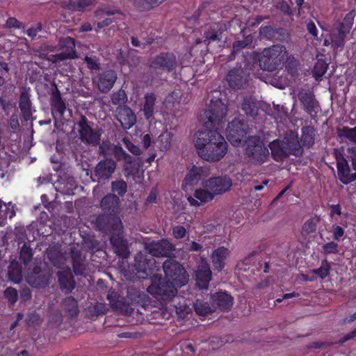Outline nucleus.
Returning <instances> with one entry per match:
<instances>
[{
  "label": "nucleus",
  "mask_w": 356,
  "mask_h": 356,
  "mask_svg": "<svg viewBox=\"0 0 356 356\" xmlns=\"http://www.w3.org/2000/svg\"><path fill=\"white\" fill-rule=\"evenodd\" d=\"M227 106L220 99H211L209 108L205 111L204 130L199 131L194 139L198 155L208 161H220L226 154L227 145L224 137L218 132L227 120Z\"/></svg>",
  "instance_id": "1"
},
{
  "label": "nucleus",
  "mask_w": 356,
  "mask_h": 356,
  "mask_svg": "<svg viewBox=\"0 0 356 356\" xmlns=\"http://www.w3.org/2000/svg\"><path fill=\"white\" fill-rule=\"evenodd\" d=\"M248 127L240 120L235 118L228 124L226 129L227 140L234 145L242 144L244 147L245 156L248 163L260 165L266 163L269 158L268 147L259 136L246 138Z\"/></svg>",
  "instance_id": "2"
},
{
  "label": "nucleus",
  "mask_w": 356,
  "mask_h": 356,
  "mask_svg": "<svg viewBox=\"0 0 356 356\" xmlns=\"http://www.w3.org/2000/svg\"><path fill=\"white\" fill-rule=\"evenodd\" d=\"M163 268L165 277L162 279L158 275H153L147 291L156 298L168 300L175 296L178 288L186 284L188 276L184 267L172 259L166 260Z\"/></svg>",
  "instance_id": "3"
},
{
  "label": "nucleus",
  "mask_w": 356,
  "mask_h": 356,
  "mask_svg": "<svg viewBox=\"0 0 356 356\" xmlns=\"http://www.w3.org/2000/svg\"><path fill=\"white\" fill-rule=\"evenodd\" d=\"M97 223L99 229L106 230L107 228L111 229L112 232L111 243L115 252L122 258H127L129 251L127 242L122 236L123 225L121 220L117 217H113L108 220L107 216H102L97 218Z\"/></svg>",
  "instance_id": "4"
},
{
  "label": "nucleus",
  "mask_w": 356,
  "mask_h": 356,
  "mask_svg": "<svg viewBox=\"0 0 356 356\" xmlns=\"http://www.w3.org/2000/svg\"><path fill=\"white\" fill-rule=\"evenodd\" d=\"M254 59H257L261 69L273 72L283 67L285 61L291 58L286 48L282 44H275L264 49L257 55L254 54Z\"/></svg>",
  "instance_id": "5"
},
{
  "label": "nucleus",
  "mask_w": 356,
  "mask_h": 356,
  "mask_svg": "<svg viewBox=\"0 0 356 356\" xmlns=\"http://www.w3.org/2000/svg\"><path fill=\"white\" fill-rule=\"evenodd\" d=\"M268 146L272 157L276 161H282L290 154L300 156L302 153L298 134L292 131L287 132L282 140L276 139L270 142Z\"/></svg>",
  "instance_id": "6"
},
{
  "label": "nucleus",
  "mask_w": 356,
  "mask_h": 356,
  "mask_svg": "<svg viewBox=\"0 0 356 356\" xmlns=\"http://www.w3.org/2000/svg\"><path fill=\"white\" fill-rule=\"evenodd\" d=\"M47 255L54 266L62 268L61 270L58 272V280L61 289L66 292L71 291L74 288V282L72 279L70 268L68 266L62 267V266L64 265V261L66 260L65 257L61 253H53L51 249L48 250Z\"/></svg>",
  "instance_id": "7"
},
{
  "label": "nucleus",
  "mask_w": 356,
  "mask_h": 356,
  "mask_svg": "<svg viewBox=\"0 0 356 356\" xmlns=\"http://www.w3.org/2000/svg\"><path fill=\"white\" fill-rule=\"evenodd\" d=\"M232 184V181L228 176L212 177L202 182V187L211 190L214 196L229 191Z\"/></svg>",
  "instance_id": "8"
},
{
  "label": "nucleus",
  "mask_w": 356,
  "mask_h": 356,
  "mask_svg": "<svg viewBox=\"0 0 356 356\" xmlns=\"http://www.w3.org/2000/svg\"><path fill=\"white\" fill-rule=\"evenodd\" d=\"M145 250L153 257H171L175 246L168 239L145 243Z\"/></svg>",
  "instance_id": "9"
},
{
  "label": "nucleus",
  "mask_w": 356,
  "mask_h": 356,
  "mask_svg": "<svg viewBox=\"0 0 356 356\" xmlns=\"http://www.w3.org/2000/svg\"><path fill=\"white\" fill-rule=\"evenodd\" d=\"M60 49L61 51L58 54H51L49 59L53 63H58L68 58L76 57L75 42L73 38L70 37L63 38L59 41Z\"/></svg>",
  "instance_id": "10"
},
{
  "label": "nucleus",
  "mask_w": 356,
  "mask_h": 356,
  "mask_svg": "<svg viewBox=\"0 0 356 356\" xmlns=\"http://www.w3.org/2000/svg\"><path fill=\"white\" fill-rule=\"evenodd\" d=\"M77 127L80 138L83 142L92 145L99 143L100 134L92 129L86 118H82L77 124Z\"/></svg>",
  "instance_id": "11"
},
{
  "label": "nucleus",
  "mask_w": 356,
  "mask_h": 356,
  "mask_svg": "<svg viewBox=\"0 0 356 356\" xmlns=\"http://www.w3.org/2000/svg\"><path fill=\"white\" fill-rule=\"evenodd\" d=\"M337 173L339 179L343 184H348L356 179V172L350 173V168L347 161L337 152H335Z\"/></svg>",
  "instance_id": "12"
},
{
  "label": "nucleus",
  "mask_w": 356,
  "mask_h": 356,
  "mask_svg": "<svg viewBox=\"0 0 356 356\" xmlns=\"http://www.w3.org/2000/svg\"><path fill=\"white\" fill-rule=\"evenodd\" d=\"M196 284L200 289H207L211 280V271L209 264L202 259L195 270Z\"/></svg>",
  "instance_id": "13"
},
{
  "label": "nucleus",
  "mask_w": 356,
  "mask_h": 356,
  "mask_svg": "<svg viewBox=\"0 0 356 356\" xmlns=\"http://www.w3.org/2000/svg\"><path fill=\"white\" fill-rule=\"evenodd\" d=\"M159 266L156 264L155 259H143V255L139 254L136 258V269L138 273H142L145 275L143 278L151 276L154 270H159Z\"/></svg>",
  "instance_id": "14"
},
{
  "label": "nucleus",
  "mask_w": 356,
  "mask_h": 356,
  "mask_svg": "<svg viewBox=\"0 0 356 356\" xmlns=\"http://www.w3.org/2000/svg\"><path fill=\"white\" fill-rule=\"evenodd\" d=\"M348 33L337 26L329 37L325 38L323 44L325 46H330L334 49H341L344 45V39Z\"/></svg>",
  "instance_id": "15"
},
{
  "label": "nucleus",
  "mask_w": 356,
  "mask_h": 356,
  "mask_svg": "<svg viewBox=\"0 0 356 356\" xmlns=\"http://www.w3.org/2000/svg\"><path fill=\"white\" fill-rule=\"evenodd\" d=\"M116 168L115 162L112 159H105L99 162L95 170L98 179H107L111 177Z\"/></svg>",
  "instance_id": "16"
},
{
  "label": "nucleus",
  "mask_w": 356,
  "mask_h": 356,
  "mask_svg": "<svg viewBox=\"0 0 356 356\" xmlns=\"http://www.w3.org/2000/svg\"><path fill=\"white\" fill-rule=\"evenodd\" d=\"M214 197L211 190H207L203 187V188L195 190L193 196L189 195L187 199L191 206L198 207L211 201Z\"/></svg>",
  "instance_id": "17"
},
{
  "label": "nucleus",
  "mask_w": 356,
  "mask_h": 356,
  "mask_svg": "<svg viewBox=\"0 0 356 356\" xmlns=\"http://www.w3.org/2000/svg\"><path fill=\"white\" fill-rule=\"evenodd\" d=\"M117 117L122 127L125 129L132 127L136 122V117L134 113L127 106L119 108Z\"/></svg>",
  "instance_id": "18"
},
{
  "label": "nucleus",
  "mask_w": 356,
  "mask_h": 356,
  "mask_svg": "<svg viewBox=\"0 0 356 356\" xmlns=\"http://www.w3.org/2000/svg\"><path fill=\"white\" fill-rule=\"evenodd\" d=\"M229 254V250L225 247H220L213 250L211 259L214 268L221 270L225 267V261Z\"/></svg>",
  "instance_id": "19"
},
{
  "label": "nucleus",
  "mask_w": 356,
  "mask_h": 356,
  "mask_svg": "<svg viewBox=\"0 0 356 356\" xmlns=\"http://www.w3.org/2000/svg\"><path fill=\"white\" fill-rule=\"evenodd\" d=\"M117 79V75L113 70L105 72L99 76L97 86L102 92H107L113 86Z\"/></svg>",
  "instance_id": "20"
},
{
  "label": "nucleus",
  "mask_w": 356,
  "mask_h": 356,
  "mask_svg": "<svg viewBox=\"0 0 356 356\" xmlns=\"http://www.w3.org/2000/svg\"><path fill=\"white\" fill-rule=\"evenodd\" d=\"M211 300L213 303L215 304L216 309L219 308L227 310L230 309L233 305L232 297L225 292H220L212 295Z\"/></svg>",
  "instance_id": "21"
},
{
  "label": "nucleus",
  "mask_w": 356,
  "mask_h": 356,
  "mask_svg": "<svg viewBox=\"0 0 356 356\" xmlns=\"http://www.w3.org/2000/svg\"><path fill=\"white\" fill-rule=\"evenodd\" d=\"M329 273L330 266L327 261L325 260L322 262L319 268L311 270L307 275L302 274L300 277L305 281L312 282L314 281L317 277H319L321 279L326 277L329 275Z\"/></svg>",
  "instance_id": "22"
},
{
  "label": "nucleus",
  "mask_w": 356,
  "mask_h": 356,
  "mask_svg": "<svg viewBox=\"0 0 356 356\" xmlns=\"http://www.w3.org/2000/svg\"><path fill=\"white\" fill-rule=\"evenodd\" d=\"M242 69L232 70L227 76V80L231 88L236 89L243 87L245 84Z\"/></svg>",
  "instance_id": "23"
},
{
  "label": "nucleus",
  "mask_w": 356,
  "mask_h": 356,
  "mask_svg": "<svg viewBox=\"0 0 356 356\" xmlns=\"http://www.w3.org/2000/svg\"><path fill=\"white\" fill-rule=\"evenodd\" d=\"M206 175V169L202 167L193 166L186 175L184 181L186 184L194 185L197 184L200 179Z\"/></svg>",
  "instance_id": "24"
},
{
  "label": "nucleus",
  "mask_w": 356,
  "mask_h": 356,
  "mask_svg": "<svg viewBox=\"0 0 356 356\" xmlns=\"http://www.w3.org/2000/svg\"><path fill=\"white\" fill-rule=\"evenodd\" d=\"M119 198L115 195L110 194L104 197L101 202V207L106 213L115 212L118 209Z\"/></svg>",
  "instance_id": "25"
},
{
  "label": "nucleus",
  "mask_w": 356,
  "mask_h": 356,
  "mask_svg": "<svg viewBox=\"0 0 356 356\" xmlns=\"http://www.w3.org/2000/svg\"><path fill=\"white\" fill-rule=\"evenodd\" d=\"M175 64V58L172 54H162L157 56L154 60L153 65L155 67L166 68L168 70L172 69Z\"/></svg>",
  "instance_id": "26"
},
{
  "label": "nucleus",
  "mask_w": 356,
  "mask_h": 356,
  "mask_svg": "<svg viewBox=\"0 0 356 356\" xmlns=\"http://www.w3.org/2000/svg\"><path fill=\"white\" fill-rule=\"evenodd\" d=\"M143 113L146 119H149L154 115L156 96L154 93H147L144 97Z\"/></svg>",
  "instance_id": "27"
},
{
  "label": "nucleus",
  "mask_w": 356,
  "mask_h": 356,
  "mask_svg": "<svg viewBox=\"0 0 356 356\" xmlns=\"http://www.w3.org/2000/svg\"><path fill=\"white\" fill-rule=\"evenodd\" d=\"M298 99L300 100L305 108L311 112L316 107V102L312 92L308 90H302L298 93Z\"/></svg>",
  "instance_id": "28"
},
{
  "label": "nucleus",
  "mask_w": 356,
  "mask_h": 356,
  "mask_svg": "<svg viewBox=\"0 0 356 356\" xmlns=\"http://www.w3.org/2000/svg\"><path fill=\"white\" fill-rule=\"evenodd\" d=\"M19 107L22 112L26 118H29L31 115V102L26 90H24L21 93Z\"/></svg>",
  "instance_id": "29"
},
{
  "label": "nucleus",
  "mask_w": 356,
  "mask_h": 356,
  "mask_svg": "<svg viewBox=\"0 0 356 356\" xmlns=\"http://www.w3.org/2000/svg\"><path fill=\"white\" fill-rule=\"evenodd\" d=\"M194 308L198 315L204 316L214 311L216 309V306L213 302L211 304H209L197 300L194 303Z\"/></svg>",
  "instance_id": "30"
},
{
  "label": "nucleus",
  "mask_w": 356,
  "mask_h": 356,
  "mask_svg": "<svg viewBox=\"0 0 356 356\" xmlns=\"http://www.w3.org/2000/svg\"><path fill=\"white\" fill-rule=\"evenodd\" d=\"M218 25L213 24L209 27L206 26L204 30V40L202 42H210L211 41H214L218 39V32L216 31V27ZM202 40H197L196 43H200Z\"/></svg>",
  "instance_id": "31"
},
{
  "label": "nucleus",
  "mask_w": 356,
  "mask_h": 356,
  "mask_svg": "<svg viewBox=\"0 0 356 356\" xmlns=\"http://www.w3.org/2000/svg\"><path fill=\"white\" fill-rule=\"evenodd\" d=\"M172 136L170 132L165 131L160 134L158 139L156 140L157 147L161 151H166L171 145Z\"/></svg>",
  "instance_id": "32"
},
{
  "label": "nucleus",
  "mask_w": 356,
  "mask_h": 356,
  "mask_svg": "<svg viewBox=\"0 0 356 356\" xmlns=\"http://www.w3.org/2000/svg\"><path fill=\"white\" fill-rule=\"evenodd\" d=\"M71 257L73 261V267L74 273L82 274V270L81 268V262H82V255L80 250H77L76 248H73L71 249Z\"/></svg>",
  "instance_id": "33"
},
{
  "label": "nucleus",
  "mask_w": 356,
  "mask_h": 356,
  "mask_svg": "<svg viewBox=\"0 0 356 356\" xmlns=\"http://www.w3.org/2000/svg\"><path fill=\"white\" fill-rule=\"evenodd\" d=\"M242 109L247 115L254 116L257 114V103L252 97L245 98L242 104Z\"/></svg>",
  "instance_id": "34"
},
{
  "label": "nucleus",
  "mask_w": 356,
  "mask_h": 356,
  "mask_svg": "<svg viewBox=\"0 0 356 356\" xmlns=\"http://www.w3.org/2000/svg\"><path fill=\"white\" fill-rule=\"evenodd\" d=\"M327 70V64L323 59H318L315 63L312 74L316 80L320 79Z\"/></svg>",
  "instance_id": "35"
},
{
  "label": "nucleus",
  "mask_w": 356,
  "mask_h": 356,
  "mask_svg": "<svg viewBox=\"0 0 356 356\" xmlns=\"http://www.w3.org/2000/svg\"><path fill=\"white\" fill-rule=\"evenodd\" d=\"M301 142L303 146L310 147L314 142V131L309 127L302 129Z\"/></svg>",
  "instance_id": "36"
},
{
  "label": "nucleus",
  "mask_w": 356,
  "mask_h": 356,
  "mask_svg": "<svg viewBox=\"0 0 356 356\" xmlns=\"http://www.w3.org/2000/svg\"><path fill=\"white\" fill-rule=\"evenodd\" d=\"M355 17V10H351L345 16L343 21L342 23L337 25L339 28L344 30V32L349 33L350 30L351 29L354 19Z\"/></svg>",
  "instance_id": "37"
},
{
  "label": "nucleus",
  "mask_w": 356,
  "mask_h": 356,
  "mask_svg": "<svg viewBox=\"0 0 356 356\" xmlns=\"http://www.w3.org/2000/svg\"><path fill=\"white\" fill-rule=\"evenodd\" d=\"M119 296L117 292L113 291H109L107 295V299L109 301V303L111 307L115 310H120L122 312L123 302L122 301L118 300Z\"/></svg>",
  "instance_id": "38"
},
{
  "label": "nucleus",
  "mask_w": 356,
  "mask_h": 356,
  "mask_svg": "<svg viewBox=\"0 0 356 356\" xmlns=\"http://www.w3.org/2000/svg\"><path fill=\"white\" fill-rule=\"evenodd\" d=\"M8 275L14 283H19L22 280V271L17 264H11L8 269Z\"/></svg>",
  "instance_id": "39"
},
{
  "label": "nucleus",
  "mask_w": 356,
  "mask_h": 356,
  "mask_svg": "<svg viewBox=\"0 0 356 356\" xmlns=\"http://www.w3.org/2000/svg\"><path fill=\"white\" fill-rule=\"evenodd\" d=\"M252 42V37L251 35L247 36L244 40L236 41L233 44L232 54L235 55L238 53L242 49L251 44Z\"/></svg>",
  "instance_id": "40"
},
{
  "label": "nucleus",
  "mask_w": 356,
  "mask_h": 356,
  "mask_svg": "<svg viewBox=\"0 0 356 356\" xmlns=\"http://www.w3.org/2000/svg\"><path fill=\"white\" fill-rule=\"evenodd\" d=\"M252 42V37L251 35L247 36L244 40L236 41L233 44L232 54L235 55L238 53L242 49L251 44Z\"/></svg>",
  "instance_id": "41"
},
{
  "label": "nucleus",
  "mask_w": 356,
  "mask_h": 356,
  "mask_svg": "<svg viewBox=\"0 0 356 356\" xmlns=\"http://www.w3.org/2000/svg\"><path fill=\"white\" fill-rule=\"evenodd\" d=\"M339 136L348 138L350 141L356 143V127L354 128L343 127L339 129Z\"/></svg>",
  "instance_id": "42"
},
{
  "label": "nucleus",
  "mask_w": 356,
  "mask_h": 356,
  "mask_svg": "<svg viewBox=\"0 0 356 356\" xmlns=\"http://www.w3.org/2000/svg\"><path fill=\"white\" fill-rule=\"evenodd\" d=\"M52 106L60 115H63L65 111V103L60 98V95H56L52 100Z\"/></svg>",
  "instance_id": "43"
},
{
  "label": "nucleus",
  "mask_w": 356,
  "mask_h": 356,
  "mask_svg": "<svg viewBox=\"0 0 356 356\" xmlns=\"http://www.w3.org/2000/svg\"><path fill=\"white\" fill-rule=\"evenodd\" d=\"M111 100L113 104L115 105L123 104L127 101V95L124 90H120L113 94Z\"/></svg>",
  "instance_id": "44"
},
{
  "label": "nucleus",
  "mask_w": 356,
  "mask_h": 356,
  "mask_svg": "<svg viewBox=\"0 0 356 356\" xmlns=\"http://www.w3.org/2000/svg\"><path fill=\"white\" fill-rule=\"evenodd\" d=\"M318 222L317 218H311L307 220L302 226V232L306 234L314 232L316 229V224Z\"/></svg>",
  "instance_id": "45"
},
{
  "label": "nucleus",
  "mask_w": 356,
  "mask_h": 356,
  "mask_svg": "<svg viewBox=\"0 0 356 356\" xmlns=\"http://www.w3.org/2000/svg\"><path fill=\"white\" fill-rule=\"evenodd\" d=\"M112 190L118 195H123L127 191V184L124 181H118L112 182Z\"/></svg>",
  "instance_id": "46"
},
{
  "label": "nucleus",
  "mask_w": 356,
  "mask_h": 356,
  "mask_svg": "<svg viewBox=\"0 0 356 356\" xmlns=\"http://www.w3.org/2000/svg\"><path fill=\"white\" fill-rule=\"evenodd\" d=\"M32 256L31 249L26 245H22L20 250V259L23 260L24 263H26L31 260Z\"/></svg>",
  "instance_id": "47"
},
{
  "label": "nucleus",
  "mask_w": 356,
  "mask_h": 356,
  "mask_svg": "<svg viewBox=\"0 0 356 356\" xmlns=\"http://www.w3.org/2000/svg\"><path fill=\"white\" fill-rule=\"evenodd\" d=\"M186 234V229L181 225H177L172 228V236L176 239L183 238Z\"/></svg>",
  "instance_id": "48"
},
{
  "label": "nucleus",
  "mask_w": 356,
  "mask_h": 356,
  "mask_svg": "<svg viewBox=\"0 0 356 356\" xmlns=\"http://www.w3.org/2000/svg\"><path fill=\"white\" fill-rule=\"evenodd\" d=\"M4 295L8 301L12 304L15 303L17 300V291L15 289L8 288L5 291Z\"/></svg>",
  "instance_id": "49"
},
{
  "label": "nucleus",
  "mask_w": 356,
  "mask_h": 356,
  "mask_svg": "<svg viewBox=\"0 0 356 356\" xmlns=\"http://www.w3.org/2000/svg\"><path fill=\"white\" fill-rule=\"evenodd\" d=\"M4 83V79L0 76V107L6 111L8 108V104L6 103V100L5 99L6 96L3 95V90L1 88V86Z\"/></svg>",
  "instance_id": "50"
},
{
  "label": "nucleus",
  "mask_w": 356,
  "mask_h": 356,
  "mask_svg": "<svg viewBox=\"0 0 356 356\" xmlns=\"http://www.w3.org/2000/svg\"><path fill=\"white\" fill-rule=\"evenodd\" d=\"M323 250L325 254H334L338 252V245L334 242H329L323 245Z\"/></svg>",
  "instance_id": "51"
},
{
  "label": "nucleus",
  "mask_w": 356,
  "mask_h": 356,
  "mask_svg": "<svg viewBox=\"0 0 356 356\" xmlns=\"http://www.w3.org/2000/svg\"><path fill=\"white\" fill-rule=\"evenodd\" d=\"M6 26L8 28H24L22 24L15 17L8 18L6 22Z\"/></svg>",
  "instance_id": "52"
},
{
  "label": "nucleus",
  "mask_w": 356,
  "mask_h": 356,
  "mask_svg": "<svg viewBox=\"0 0 356 356\" xmlns=\"http://www.w3.org/2000/svg\"><path fill=\"white\" fill-rule=\"evenodd\" d=\"M41 31L42 25L39 23L35 26L28 29L26 31V34L29 37L34 38L37 35V34Z\"/></svg>",
  "instance_id": "53"
},
{
  "label": "nucleus",
  "mask_w": 356,
  "mask_h": 356,
  "mask_svg": "<svg viewBox=\"0 0 356 356\" xmlns=\"http://www.w3.org/2000/svg\"><path fill=\"white\" fill-rule=\"evenodd\" d=\"M344 229L339 225H336L332 227V233L333 234V238L335 240H339L341 237H342L344 234Z\"/></svg>",
  "instance_id": "54"
},
{
  "label": "nucleus",
  "mask_w": 356,
  "mask_h": 356,
  "mask_svg": "<svg viewBox=\"0 0 356 356\" xmlns=\"http://www.w3.org/2000/svg\"><path fill=\"white\" fill-rule=\"evenodd\" d=\"M5 211L3 217L5 218H13L15 216V211L14 210L13 206L9 203L8 205H5Z\"/></svg>",
  "instance_id": "55"
},
{
  "label": "nucleus",
  "mask_w": 356,
  "mask_h": 356,
  "mask_svg": "<svg viewBox=\"0 0 356 356\" xmlns=\"http://www.w3.org/2000/svg\"><path fill=\"white\" fill-rule=\"evenodd\" d=\"M124 143L126 145V147L134 154L138 155L140 152V148L131 143V142L128 141L127 140L124 139Z\"/></svg>",
  "instance_id": "56"
},
{
  "label": "nucleus",
  "mask_w": 356,
  "mask_h": 356,
  "mask_svg": "<svg viewBox=\"0 0 356 356\" xmlns=\"http://www.w3.org/2000/svg\"><path fill=\"white\" fill-rule=\"evenodd\" d=\"M116 153L118 154L119 159L121 158V154L124 161L127 163H131L132 161V157L127 154L121 147L116 148Z\"/></svg>",
  "instance_id": "57"
},
{
  "label": "nucleus",
  "mask_w": 356,
  "mask_h": 356,
  "mask_svg": "<svg viewBox=\"0 0 356 356\" xmlns=\"http://www.w3.org/2000/svg\"><path fill=\"white\" fill-rule=\"evenodd\" d=\"M307 30L314 38H316L318 36L317 28L312 21L307 22Z\"/></svg>",
  "instance_id": "58"
},
{
  "label": "nucleus",
  "mask_w": 356,
  "mask_h": 356,
  "mask_svg": "<svg viewBox=\"0 0 356 356\" xmlns=\"http://www.w3.org/2000/svg\"><path fill=\"white\" fill-rule=\"evenodd\" d=\"M145 2L143 6L145 8L149 9L155 6H159L160 3L163 2L165 0H143Z\"/></svg>",
  "instance_id": "59"
},
{
  "label": "nucleus",
  "mask_w": 356,
  "mask_h": 356,
  "mask_svg": "<svg viewBox=\"0 0 356 356\" xmlns=\"http://www.w3.org/2000/svg\"><path fill=\"white\" fill-rule=\"evenodd\" d=\"M202 245L195 241H191V243L186 247V250L190 252L200 251L202 249Z\"/></svg>",
  "instance_id": "60"
},
{
  "label": "nucleus",
  "mask_w": 356,
  "mask_h": 356,
  "mask_svg": "<svg viewBox=\"0 0 356 356\" xmlns=\"http://www.w3.org/2000/svg\"><path fill=\"white\" fill-rule=\"evenodd\" d=\"M92 0H81L76 5V9L78 10H83L90 6Z\"/></svg>",
  "instance_id": "61"
},
{
  "label": "nucleus",
  "mask_w": 356,
  "mask_h": 356,
  "mask_svg": "<svg viewBox=\"0 0 356 356\" xmlns=\"http://www.w3.org/2000/svg\"><path fill=\"white\" fill-rule=\"evenodd\" d=\"M95 310L97 314H104L107 311V307L103 303H97L95 305Z\"/></svg>",
  "instance_id": "62"
},
{
  "label": "nucleus",
  "mask_w": 356,
  "mask_h": 356,
  "mask_svg": "<svg viewBox=\"0 0 356 356\" xmlns=\"http://www.w3.org/2000/svg\"><path fill=\"white\" fill-rule=\"evenodd\" d=\"M85 60H86L89 68H90V69L97 68V63L95 58L86 56L85 58Z\"/></svg>",
  "instance_id": "63"
},
{
  "label": "nucleus",
  "mask_w": 356,
  "mask_h": 356,
  "mask_svg": "<svg viewBox=\"0 0 356 356\" xmlns=\"http://www.w3.org/2000/svg\"><path fill=\"white\" fill-rule=\"evenodd\" d=\"M19 121L17 115H13L10 120V126L12 129H16L19 127Z\"/></svg>",
  "instance_id": "64"
}]
</instances>
